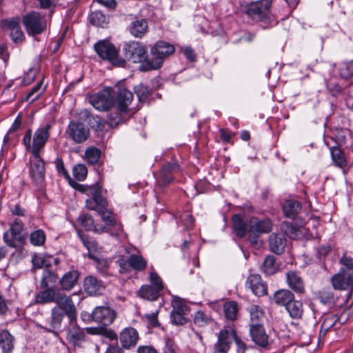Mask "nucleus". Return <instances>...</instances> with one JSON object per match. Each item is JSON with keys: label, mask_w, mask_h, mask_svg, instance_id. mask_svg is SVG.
Masks as SVG:
<instances>
[{"label": "nucleus", "mask_w": 353, "mask_h": 353, "mask_svg": "<svg viewBox=\"0 0 353 353\" xmlns=\"http://www.w3.org/2000/svg\"><path fill=\"white\" fill-rule=\"evenodd\" d=\"M68 139L75 143H84L90 137V130L81 122L70 121L65 131Z\"/></svg>", "instance_id": "obj_13"}, {"label": "nucleus", "mask_w": 353, "mask_h": 353, "mask_svg": "<svg viewBox=\"0 0 353 353\" xmlns=\"http://www.w3.org/2000/svg\"><path fill=\"white\" fill-rule=\"evenodd\" d=\"M281 230L285 235L292 239H299L303 235L298 225L288 221H284L281 224Z\"/></svg>", "instance_id": "obj_36"}, {"label": "nucleus", "mask_w": 353, "mask_h": 353, "mask_svg": "<svg viewBox=\"0 0 353 353\" xmlns=\"http://www.w3.org/2000/svg\"><path fill=\"white\" fill-rule=\"evenodd\" d=\"M340 263L341 265L340 270H343L344 273L353 274V259L352 257L344 255L340 259Z\"/></svg>", "instance_id": "obj_57"}, {"label": "nucleus", "mask_w": 353, "mask_h": 353, "mask_svg": "<svg viewBox=\"0 0 353 353\" xmlns=\"http://www.w3.org/2000/svg\"><path fill=\"white\" fill-rule=\"evenodd\" d=\"M331 282L336 290H352L353 288V274L344 273L343 270H339L332 277Z\"/></svg>", "instance_id": "obj_22"}, {"label": "nucleus", "mask_w": 353, "mask_h": 353, "mask_svg": "<svg viewBox=\"0 0 353 353\" xmlns=\"http://www.w3.org/2000/svg\"><path fill=\"white\" fill-rule=\"evenodd\" d=\"M23 23L28 34L32 36L42 33L47 28L45 17L35 11L30 12L24 15Z\"/></svg>", "instance_id": "obj_8"}, {"label": "nucleus", "mask_w": 353, "mask_h": 353, "mask_svg": "<svg viewBox=\"0 0 353 353\" xmlns=\"http://www.w3.org/2000/svg\"><path fill=\"white\" fill-rule=\"evenodd\" d=\"M50 312V323L48 328H44L46 332L56 333L59 330L62 321L67 316L69 321L77 320V310L70 296L62 293L61 291L54 302Z\"/></svg>", "instance_id": "obj_1"}, {"label": "nucleus", "mask_w": 353, "mask_h": 353, "mask_svg": "<svg viewBox=\"0 0 353 353\" xmlns=\"http://www.w3.org/2000/svg\"><path fill=\"white\" fill-rule=\"evenodd\" d=\"M181 51L189 61L195 62L196 61L197 55L194 50L190 46H185L181 48Z\"/></svg>", "instance_id": "obj_60"}, {"label": "nucleus", "mask_w": 353, "mask_h": 353, "mask_svg": "<svg viewBox=\"0 0 353 353\" xmlns=\"http://www.w3.org/2000/svg\"><path fill=\"white\" fill-rule=\"evenodd\" d=\"M43 85V80H41L39 83H37L31 90L27 94L26 97V101L30 100L31 101H37L39 97L43 92L45 88H42Z\"/></svg>", "instance_id": "obj_50"}, {"label": "nucleus", "mask_w": 353, "mask_h": 353, "mask_svg": "<svg viewBox=\"0 0 353 353\" xmlns=\"http://www.w3.org/2000/svg\"><path fill=\"white\" fill-rule=\"evenodd\" d=\"M179 170L176 163H168L164 165L157 173H154L157 182L161 186H165L173 180V174Z\"/></svg>", "instance_id": "obj_18"}, {"label": "nucleus", "mask_w": 353, "mask_h": 353, "mask_svg": "<svg viewBox=\"0 0 353 353\" xmlns=\"http://www.w3.org/2000/svg\"><path fill=\"white\" fill-rule=\"evenodd\" d=\"M42 290L36 292L32 305H46L54 303L58 295H59L60 288L56 286L51 288H41Z\"/></svg>", "instance_id": "obj_14"}, {"label": "nucleus", "mask_w": 353, "mask_h": 353, "mask_svg": "<svg viewBox=\"0 0 353 353\" xmlns=\"http://www.w3.org/2000/svg\"><path fill=\"white\" fill-rule=\"evenodd\" d=\"M134 99L132 92L126 89L125 87L120 86L117 89V96L114 99L117 109L121 112H128L129 105L131 104Z\"/></svg>", "instance_id": "obj_19"}, {"label": "nucleus", "mask_w": 353, "mask_h": 353, "mask_svg": "<svg viewBox=\"0 0 353 353\" xmlns=\"http://www.w3.org/2000/svg\"><path fill=\"white\" fill-rule=\"evenodd\" d=\"M232 328L223 329L218 334V340L214 345L216 353H228L230 349Z\"/></svg>", "instance_id": "obj_23"}, {"label": "nucleus", "mask_w": 353, "mask_h": 353, "mask_svg": "<svg viewBox=\"0 0 353 353\" xmlns=\"http://www.w3.org/2000/svg\"><path fill=\"white\" fill-rule=\"evenodd\" d=\"M59 279L58 274L50 269L49 265H46L43 268L42 276L40 281L41 288H51V285H54L57 283Z\"/></svg>", "instance_id": "obj_34"}, {"label": "nucleus", "mask_w": 353, "mask_h": 353, "mask_svg": "<svg viewBox=\"0 0 353 353\" xmlns=\"http://www.w3.org/2000/svg\"><path fill=\"white\" fill-rule=\"evenodd\" d=\"M134 92L141 102L146 101L151 95V90L149 88L143 83H140L134 87Z\"/></svg>", "instance_id": "obj_52"}, {"label": "nucleus", "mask_w": 353, "mask_h": 353, "mask_svg": "<svg viewBox=\"0 0 353 353\" xmlns=\"http://www.w3.org/2000/svg\"><path fill=\"white\" fill-rule=\"evenodd\" d=\"M225 316L228 320L234 321L236 319L238 305L235 301H229L223 305Z\"/></svg>", "instance_id": "obj_45"}, {"label": "nucleus", "mask_w": 353, "mask_h": 353, "mask_svg": "<svg viewBox=\"0 0 353 353\" xmlns=\"http://www.w3.org/2000/svg\"><path fill=\"white\" fill-rule=\"evenodd\" d=\"M79 238L83 243V245L87 248L90 253L96 251L97 249V243L92 237L81 233H79ZM89 256L92 258L90 254Z\"/></svg>", "instance_id": "obj_51"}, {"label": "nucleus", "mask_w": 353, "mask_h": 353, "mask_svg": "<svg viewBox=\"0 0 353 353\" xmlns=\"http://www.w3.org/2000/svg\"><path fill=\"white\" fill-rule=\"evenodd\" d=\"M15 343L14 336L8 330L0 331V349L2 353H13Z\"/></svg>", "instance_id": "obj_28"}, {"label": "nucleus", "mask_w": 353, "mask_h": 353, "mask_svg": "<svg viewBox=\"0 0 353 353\" xmlns=\"http://www.w3.org/2000/svg\"><path fill=\"white\" fill-rule=\"evenodd\" d=\"M250 324L262 325L261 321L263 319V311L257 305H253L250 310Z\"/></svg>", "instance_id": "obj_47"}, {"label": "nucleus", "mask_w": 353, "mask_h": 353, "mask_svg": "<svg viewBox=\"0 0 353 353\" xmlns=\"http://www.w3.org/2000/svg\"><path fill=\"white\" fill-rule=\"evenodd\" d=\"M245 284L256 296H262L268 292L266 283L262 281L261 276L258 274H250Z\"/></svg>", "instance_id": "obj_24"}, {"label": "nucleus", "mask_w": 353, "mask_h": 353, "mask_svg": "<svg viewBox=\"0 0 353 353\" xmlns=\"http://www.w3.org/2000/svg\"><path fill=\"white\" fill-rule=\"evenodd\" d=\"M301 210V204L296 200H287L283 204V212L284 215L289 219H294Z\"/></svg>", "instance_id": "obj_33"}, {"label": "nucleus", "mask_w": 353, "mask_h": 353, "mask_svg": "<svg viewBox=\"0 0 353 353\" xmlns=\"http://www.w3.org/2000/svg\"><path fill=\"white\" fill-rule=\"evenodd\" d=\"M339 317L334 314H328L324 318L321 324L323 330L329 331L332 327L336 325L339 321Z\"/></svg>", "instance_id": "obj_53"}, {"label": "nucleus", "mask_w": 353, "mask_h": 353, "mask_svg": "<svg viewBox=\"0 0 353 353\" xmlns=\"http://www.w3.org/2000/svg\"><path fill=\"white\" fill-rule=\"evenodd\" d=\"M286 279L288 286L294 292L300 294L304 292L303 281L296 272L293 271L288 272Z\"/></svg>", "instance_id": "obj_35"}, {"label": "nucleus", "mask_w": 353, "mask_h": 353, "mask_svg": "<svg viewBox=\"0 0 353 353\" xmlns=\"http://www.w3.org/2000/svg\"><path fill=\"white\" fill-rule=\"evenodd\" d=\"M119 341L124 350H131L136 347L139 340L138 331L132 327H127L119 334Z\"/></svg>", "instance_id": "obj_17"}, {"label": "nucleus", "mask_w": 353, "mask_h": 353, "mask_svg": "<svg viewBox=\"0 0 353 353\" xmlns=\"http://www.w3.org/2000/svg\"><path fill=\"white\" fill-rule=\"evenodd\" d=\"M171 321L176 325H183L188 322L185 316L189 313L190 308L185 301L179 297H174L172 301Z\"/></svg>", "instance_id": "obj_12"}, {"label": "nucleus", "mask_w": 353, "mask_h": 353, "mask_svg": "<svg viewBox=\"0 0 353 353\" xmlns=\"http://www.w3.org/2000/svg\"><path fill=\"white\" fill-rule=\"evenodd\" d=\"M232 338L234 339L238 353H244L247 350V345L245 342L239 336L236 331L232 328Z\"/></svg>", "instance_id": "obj_59"}, {"label": "nucleus", "mask_w": 353, "mask_h": 353, "mask_svg": "<svg viewBox=\"0 0 353 353\" xmlns=\"http://www.w3.org/2000/svg\"><path fill=\"white\" fill-rule=\"evenodd\" d=\"M51 129L50 123L44 124L39 127L33 135L32 130L28 129L22 139L26 150L32 154H40L50 138Z\"/></svg>", "instance_id": "obj_2"}, {"label": "nucleus", "mask_w": 353, "mask_h": 353, "mask_svg": "<svg viewBox=\"0 0 353 353\" xmlns=\"http://www.w3.org/2000/svg\"><path fill=\"white\" fill-rule=\"evenodd\" d=\"M285 309L293 319H300L303 315V303L300 301L294 300V299L289 303Z\"/></svg>", "instance_id": "obj_42"}, {"label": "nucleus", "mask_w": 353, "mask_h": 353, "mask_svg": "<svg viewBox=\"0 0 353 353\" xmlns=\"http://www.w3.org/2000/svg\"><path fill=\"white\" fill-rule=\"evenodd\" d=\"M85 156L90 164H97L101 157V150L95 147L88 148L85 150Z\"/></svg>", "instance_id": "obj_48"}, {"label": "nucleus", "mask_w": 353, "mask_h": 353, "mask_svg": "<svg viewBox=\"0 0 353 353\" xmlns=\"http://www.w3.org/2000/svg\"><path fill=\"white\" fill-rule=\"evenodd\" d=\"M89 20L92 25L101 27H104L108 23L107 17L99 10L92 12L89 16Z\"/></svg>", "instance_id": "obj_43"}, {"label": "nucleus", "mask_w": 353, "mask_h": 353, "mask_svg": "<svg viewBox=\"0 0 353 353\" xmlns=\"http://www.w3.org/2000/svg\"><path fill=\"white\" fill-rule=\"evenodd\" d=\"M126 112H121L116 108V111L112 112L108 114V123L111 128H115L120 123L125 121V119L123 117V114Z\"/></svg>", "instance_id": "obj_46"}, {"label": "nucleus", "mask_w": 353, "mask_h": 353, "mask_svg": "<svg viewBox=\"0 0 353 353\" xmlns=\"http://www.w3.org/2000/svg\"><path fill=\"white\" fill-rule=\"evenodd\" d=\"M46 239V233L41 229L36 230L30 234V242L34 246H41L44 245Z\"/></svg>", "instance_id": "obj_44"}, {"label": "nucleus", "mask_w": 353, "mask_h": 353, "mask_svg": "<svg viewBox=\"0 0 353 353\" xmlns=\"http://www.w3.org/2000/svg\"><path fill=\"white\" fill-rule=\"evenodd\" d=\"M233 232L236 236L243 238L249 232L248 223L240 214H234L232 218Z\"/></svg>", "instance_id": "obj_30"}, {"label": "nucleus", "mask_w": 353, "mask_h": 353, "mask_svg": "<svg viewBox=\"0 0 353 353\" xmlns=\"http://www.w3.org/2000/svg\"><path fill=\"white\" fill-rule=\"evenodd\" d=\"M138 295L143 299L154 301L160 296L161 292L152 285H143L139 290Z\"/></svg>", "instance_id": "obj_38"}, {"label": "nucleus", "mask_w": 353, "mask_h": 353, "mask_svg": "<svg viewBox=\"0 0 353 353\" xmlns=\"http://www.w3.org/2000/svg\"><path fill=\"white\" fill-rule=\"evenodd\" d=\"M29 174L37 186L41 187L46 174L45 163L40 154H32L29 160Z\"/></svg>", "instance_id": "obj_10"}, {"label": "nucleus", "mask_w": 353, "mask_h": 353, "mask_svg": "<svg viewBox=\"0 0 353 353\" xmlns=\"http://www.w3.org/2000/svg\"><path fill=\"white\" fill-rule=\"evenodd\" d=\"M279 270L280 265L276 263V258L274 256L268 255L265 258L261 270L266 276L273 275Z\"/></svg>", "instance_id": "obj_37"}, {"label": "nucleus", "mask_w": 353, "mask_h": 353, "mask_svg": "<svg viewBox=\"0 0 353 353\" xmlns=\"http://www.w3.org/2000/svg\"><path fill=\"white\" fill-rule=\"evenodd\" d=\"M24 225L22 221L16 218L10 224L9 230L3 234V241L10 248H17L19 247L24 241V237L22 234Z\"/></svg>", "instance_id": "obj_9"}, {"label": "nucleus", "mask_w": 353, "mask_h": 353, "mask_svg": "<svg viewBox=\"0 0 353 353\" xmlns=\"http://www.w3.org/2000/svg\"><path fill=\"white\" fill-rule=\"evenodd\" d=\"M250 335L256 345L263 347L268 345V336L263 325L250 324Z\"/></svg>", "instance_id": "obj_26"}, {"label": "nucleus", "mask_w": 353, "mask_h": 353, "mask_svg": "<svg viewBox=\"0 0 353 353\" xmlns=\"http://www.w3.org/2000/svg\"><path fill=\"white\" fill-rule=\"evenodd\" d=\"M80 274L77 270L65 272L59 280L60 288L63 291H70L77 284Z\"/></svg>", "instance_id": "obj_27"}, {"label": "nucleus", "mask_w": 353, "mask_h": 353, "mask_svg": "<svg viewBox=\"0 0 353 353\" xmlns=\"http://www.w3.org/2000/svg\"><path fill=\"white\" fill-rule=\"evenodd\" d=\"M269 247L270 250L276 254H282L286 245V239L283 234L272 233L269 237Z\"/></svg>", "instance_id": "obj_29"}, {"label": "nucleus", "mask_w": 353, "mask_h": 353, "mask_svg": "<svg viewBox=\"0 0 353 353\" xmlns=\"http://www.w3.org/2000/svg\"><path fill=\"white\" fill-rule=\"evenodd\" d=\"M101 218V220L105 223V225L111 227L114 229L112 232L113 236L118 237L123 232V225L119 221L115 214L110 210H108V208L103 209L102 212H97Z\"/></svg>", "instance_id": "obj_20"}, {"label": "nucleus", "mask_w": 353, "mask_h": 353, "mask_svg": "<svg viewBox=\"0 0 353 353\" xmlns=\"http://www.w3.org/2000/svg\"><path fill=\"white\" fill-rule=\"evenodd\" d=\"M272 0H259L248 3L246 14L252 19L269 23L272 21L270 8Z\"/></svg>", "instance_id": "obj_5"}, {"label": "nucleus", "mask_w": 353, "mask_h": 353, "mask_svg": "<svg viewBox=\"0 0 353 353\" xmlns=\"http://www.w3.org/2000/svg\"><path fill=\"white\" fill-rule=\"evenodd\" d=\"M88 170L85 165L77 164L73 168V176L77 181H82L85 179Z\"/></svg>", "instance_id": "obj_55"}, {"label": "nucleus", "mask_w": 353, "mask_h": 353, "mask_svg": "<svg viewBox=\"0 0 353 353\" xmlns=\"http://www.w3.org/2000/svg\"><path fill=\"white\" fill-rule=\"evenodd\" d=\"M85 332L77 324V320L69 321L67 330V340L74 345H77L84 341Z\"/></svg>", "instance_id": "obj_25"}, {"label": "nucleus", "mask_w": 353, "mask_h": 353, "mask_svg": "<svg viewBox=\"0 0 353 353\" xmlns=\"http://www.w3.org/2000/svg\"><path fill=\"white\" fill-rule=\"evenodd\" d=\"M55 163L58 172L62 174L65 179H70V174L65 168L63 160L60 158H58L56 159Z\"/></svg>", "instance_id": "obj_62"}, {"label": "nucleus", "mask_w": 353, "mask_h": 353, "mask_svg": "<svg viewBox=\"0 0 353 353\" xmlns=\"http://www.w3.org/2000/svg\"><path fill=\"white\" fill-rule=\"evenodd\" d=\"M339 74L342 78L345 79L353 77V60L343 63L340 68Z\"/></svg>", "instance_id": "obj_56"}, {"label": "nucleus", "mask_w": 353, "mask_h": 353, "mask_svg": "<svg viewBox=\"0 0 353 353\" xmlns=\"http://www.w3.org/2000/svg\"><path fill=\"white\" fill-rule=\"evenodd\" d=\"M150 281L151 283L150 285L154 287L160 292L163 290L164 285L162 279L156 272L152 271L150 272Z\"/></svg>", "instance_id": "obj_58"}, {"label": "nucleus", "mask_w": 353, "mask_h": 353, "mask_svg": "<svg viewBox=\"0 0 353 353\" xmlns=\"http://www.w3.org/2000/svg\"><path fill=\"white\" fill-rule=\"evenodd\" d=\"M10 36L14 43L21 42L24 39V34L21 28H18L10 32Z\"/></svg>", "instance_id": "obj_63"}, {"label": "nucleus", "mask_w": 353, "mask_h": 353, "mask_svg": "<svg viewBox=\"0 0 353 353\" xmlns=\"http://www.w3.org/2000/svg\"><path fill=\"white\" fill-rule=\"evenodd\" d=\"M148 30V22L143 19L132 21L129 27L130 34L136 38H142L147 33Z\"/></svg>", "instance_id": "obj_32"}, {"label": "nucleus", "mask_w": 353, "mask_h": 353, "mask_svg": "<svg viewBox=\"0 0 353 353\" xmlns=\"http://www.w3.org/2000/svg\"><path fill=\"white\" fill-rule=\"evenodd\" d=\"M174 52L175 48L172 44L161 40L158 41L150 49L152 59L141 64V70L149 71L159 69L165 59L173 54Z\"/></svg>", "instance_id": "obj_3"}, {"label": "nucleus", "mask_w": 353, "mask_h": 353, "mask_svg": "<svg viewBox=\"0 0 353 353\" xmlns=\"http://www.w3.org/2000/svg\"><path fill=\"white\" fill-rule=\"evenodd\" d=\"M272 229V223L269 219L252 218L250 221L248 240L252 244H256L259 235L269 233Z\"/></svg>", "instance_id": "obj_11"}, {"label": "nucleus", "mask_w": 353, "mask_h": 353, "mask_svg": "<svg viewBox=\"0 0 353 353\" xmlns=\"http://www.w3.org/2000/svg\"><path fill=\"white\" fill-rule=\"evenodd\" d=\"M78 221L85 230L91 231L94 227V219L88 214H81L78 218Z\"/></svg>", "instance_id": "obj_54"}, {"label": "nucleus", "mask_w": 353, "mask_h": 353, "mask_svg": "<svg viewBox=\"0 0 353 353\" xmlns=\"http://www.w3.org/2000/svg\"><path fill=\"white\" fill-rule=\"evenodd\" d=\"M318 298L323 304L329 306L334 305L338 299V297L330 288H323L319 291Z\"/></svg>", "instance_id": "obj_41"}, {"label": "nucleus", "mask_w": 353, "mask_h": 353, "mask_svg": "<svg viewBox=\"0 0 353 353\" xmlns=\"http://www.w3.org/2000/svg\"><path fill=\"white\" fill-rule=\"evenodd\" d=\"M92 317L94 321L108 326L114 322L116 312L109 307L97 306L92 311Z\"/></svg>", "instance_id": "obj_16"}, {"label": "nucleus", "mask_w": 353, "mask_h": 353, "mask_svg": "<svg viewBox=\"0 0 353 353\" xmlns=\"http://www.w3.org/2000/svg\"><path fill=\"white\" fill-rule=\"evenodd\" d=\"M84 292L89 295H99L105 289L103 282L96 276L88 275L85 276L83 282Z\"/></svg>", "instance_id": "obj_21"}, {"label": "nucleus", "mask_w": 353, "mask_h": 353, "mask_svg": "<svg viewBox=\"0 0 353 353\" xmlns=\"http://www.w3.org/2000/svg\"><path fill=\"white\" fill-rule=\"evenodd\" d=\"M294 299V294L288 290H279L273 295V300L278 305L286 307Z\"/></svg>", "instance_id": "obj_39"}, {"label": "nucleus", "mask_w": 353, "mask_h": 353, "mask_svg": "<svg viewBox=\"0 0 353 353\" xmlns=\"http://www.w3.org/2000/svg\"><path fill=\"white\" fill-rule=\"evenodd\" d=\"M330 155L334 165L344 169L347 166L348 161L345 152L337 145L330 148Z\"/></svg>", "instance_id": "obj_31"}, {"label": "nucleus", "mask_w": 353, "mask_h": 353, "mask_svg": "<svg viewBox=\"0 0 353 353\" xmlns=\"http://www.w3.org/2000/svg\"><path fill=\"white\" fill-rule=\"evenodd\" d=\"M212 319L210 315L203 311H197L194 314V323L199 327H204L212 322Z\"/></svg>", "instance_id": "obj_49"}, {"label": "nucleus", "mask_w": 353, "mask_h": 353, "mask_svg": "<svg viewBox=\"0 0 353 353\" xmlns=\"http://www.w3.org/2000/svg\"><path fill=\"white\" fill-rule=\"evenodd\" d=\"M94 49L103 60L108 61L115 66L123 67L125 61L119 55V49L110 41L104 39L97 42Z\"/></svg>", "instance_id": "obj_4"}, {"label": "nucleus", "mask_w": 353, "mask_h": 353, "mask_svg": "<svg viewBox=\"0 0 353 353\" xmlns=\"http://www.w3.org/2000/svg\"><path fill=\"white\" fill-rule=\"evenodd\" d=\"M12 214L19 216H24L26 214L25 208H22L19 204H14L10 206Z\"/></svg>", "instance_id": "obj_64"}, {"label": "nucleus", "mask_w": 353, "mask_h": 353, "mask_svg": "<svg viewBox=\"0 0 353 353\" xmlns=\"http://www.w3.org/2000/svg\"><path fill=\"white\" fill-rule=\"evenodd\" d=\"M128 266L132 269L141 272L143 271L147 266V261L141 255L133 254H131L128 259Z\"/></svg>", "instance_id": "obj_40"}, {"label": "nucleus", "mask_w": 353, "mask_h": 353, "mask_svg": "<svg viewBox=\"0 0 353 353\" xmlns=\"http://www.w3.org/2000/svg\"><path fill=\"white\" fill-rule=\"evenodd\" d=\"M90 103L100 111L109 110L114 103V90L110 87H105L90 97Z\"/></svg>", "instance_id": "obj_7"}, {"label": "nucleus", "mask_w": 353, "mask_h": 353, "mask_svg": "<svg viewBox=\"0 0 353 353\" xmlns=\"http://www.w3.org/2000/svg\"><path fill=\"white\" fill-rule=\"evenodd\" d=\"M148 51L146 46L136 41L125 43L123 46V53L125 59L134 63L143 64L148 59Z\"/></svg>", "instance_id": "obj_6"}, {"label": "nucleus", "mask_w": 353, "mask_h": 353, "mask_svg": "<svg viewBox=\"0 0 353 353\" xmlns=\"http://www.w3.org/2000/svg\"><path fill=\"white\" fill-rule=\"evenodd\" d=\"M3 26L8 27L11 31L20 27V19L19 17L12 18L3 21Z\"/></svg>", "instance_id": "obj_61"}, {"label": "nucleus", "mask_w": 353, "mask_h": 353, "mask_svg": "<svg viewBox=\"0 0 353 353\" xmlns=\"http://www.w3.org/2000/svg\"><path fill=\"white\" fill-rule=\"evenodd\" d=\"M91 191L92 198L85 200V207L90 210L102 212L108 208V201L101 194V187L96 185V188L91 189Z\"/></svg>", "instance_id": "obj_15"}]
</instances>
